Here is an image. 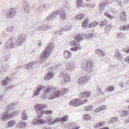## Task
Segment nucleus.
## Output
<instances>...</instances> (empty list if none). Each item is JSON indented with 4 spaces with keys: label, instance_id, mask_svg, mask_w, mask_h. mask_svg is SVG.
I'll return each instance as SVG.
<instances>
[{
    "label": "nucleus",
    "instance_id": "393cba45",
    "mask_svg": "<svg viewBox=\"0 0 129 129\" xmlns=\"http://www.w3.org/2000/svg\"><path fill=\"white\" fill-rule=\"evenodd\" d=\"M10 79L8 77H6V78L3 80L2 83V85L3 86H6L7 84L10 82Z\"/></svg>",
    "mask_w": 129,
    "mask_h": 129
},
{
    "label": "nucleus",
    "instance_id": "37998d69",
    "mask_svg": "<svg viewBox=\"0 0 129 129\" xmlns=\"http://www.w3.org/2000/svg\"><path fill=\"white\" fill-rule=\"evenodd\" d=\"M128 111L123 110V111H122L121 113V115L122 116H126L128 115Z\"/></svg>",
    "mask_w": 129,
    "mask_h": 129
},
{
    "label": "nucleus",
    "instance_id": "aec40b11",
    "mask_svg": "<svg viewBox=\"0 0 129 129\" xmlns=\"http://www.w3.org/2000/svg\"><path fill=\"white\" fill-rule=\"evenodd\" d=\"M59 13L60 14V17L63 20L65 19L66 18V14L65 12V10L64 9H62L59 10Z\"/></svg>",
    "mask_w": 129,
    "mask_h": 129
},
{
    "label": "nucleus",
    "instance_id": "e2e57ef3",
    "mask_svg": "<svg viewBox=\"0 0 129 129\" xmlns=\"http://www.w3.org/2000/svg\"><path fill=\"white\" fill-rule=\"evenodd\" d=\"M123 51L127 53H129V48H125L123 49Z\"/></svg>",
    "mask_w": 129,
    "mask_h": 129
},
{
    "label": "nucleus",
    "instance_id": "7ed1b4c3",
    "mask_svg": "<svg viewBox=\"0 0 129 129\" xmlns=\"http://www.w3.org/2000/svg\"><path fill=\"white\" fill-rule=\"evenodd\" d=\"M83 35L78 34L74 36L75 41H72L70 43V45L72 46H75L74 47L71 48L70 50L73 51H75L81 49L80 47V44L78 42H79L83 40Z\"/></svg>",
    "mask_w": 129,
    "mask_h": 129
},
{
    "label": "nucleus",
    "instance_id": "0e129e2a",
    "mask_svg": "<svg viewBox=\"0 0 129 129\" xmlns=\"http://www.w3.org/2000/svg\"><path fill=\"white\" fill-rule=\"evenodd\" d=\"M44 8V6H42L39 8L38 9H39V11L40 12Z\"/></svg>",
    "mask_w": 129,
    "mask_h": 129
},
{
    "label": "nucleus",
    "instance_id": "dca6fc26",
    "mask_svg": "<svg viewBox=\"0 0 129 129\" xmlns=\"http://www.w3.org/2000/svg\"><path fill=\"white\" fill-rule=\"evenodd\" d=\"M19 104V102H16L11 104H10L7 106L6 108L7 109L13 110L15 109V106Z\"/></svg>",
    "mask_w": 129,
    "mask_h": 129
},
{
    "label": "nucleus",
    "instance_id": "f8f14e48",
    "mask_svg": "<svg viewBox=\"0 0 129 129\" xmlns=\"http://www.w3.org/2000/svg\"><path fill=\"white\" fill-rule=\"evenodd\" d=\"M92 63V62L91 61H89L87 62L86 67V70L87 72L90 73L94 71L95 70L93 69V66Z\"/></svg>",
    "mask_w": 129,
    "mask_h": 129
},
{
    "label": "nucleus",
    "instance_id": "f03ea898",
    "mask_svg": "<svg viewBox=\"0 0 129 129\" xmlns=\"http://www.w3.org/2000/svg\"><path fill=\"white\" fill-rule=\"evenodd\" d=\"M54 48V46L52 43H49L48 44L45 50L42 52L40 58L41 63H44L49 57L52 52Z\"/></svg>",
    "mask_w": 129,
    "mask_h": 129
},
{
    "label": "nucleus",
    "instance_id": "de8ad7c7",
    "mask_svg": "<svg viewBox=\"0 0 129 129\" xmlns=\"http://www.w3.org/2000/svg\"><path fill=\"white\" fill-rule=\"evenodd\" d=\"M36 30L43 31V27L42 25L40 26H38L37 27L36 29Z\"/></svg>",
    "mask_w": 129,
    "mask_h": 129
},
{
    "label": "nucleus",
    "instance_id": "c03bdc74",
    "mask_svg": "<svg viewBox=\"0 0 129 129\" xmlns=\"http://www.w3.org/2000/svg\"><path fill=\"white\" fill-rule=\"evenodd\" d=\"M98 24V23L96 21H93L90 23V27H93L97 25Z\"/></svg>",
    "mask_w": 129,
    "mask_h": 129
},
{
    "label": "nucleus",
    "instance_id": "ea45409f",
    "mask_svg": "<svg viewBox=\"0 0 129 129\" xmlns=\"http://www.w3.org/2000/svg\"><path fill=\"white\" fill-rule=\"evenodd\" d=\"M124 37V35H123V34L121 32H120L117 34V35L116 36V38L120 39L123 38Z\"/></svg>",
    "mask_w": 129,
    "mask_h": 129
},
{
    "label": "nucleus",
    "instance_id": "f257e3e1",
    "mask_svg": "<svg viewBox=\"0 0 129 129\" xmlns=\"http://www.w3.org/2000/svg\"><path fill=\"white\" fill-rule=\"evenodd\" d=\"M26 36L25 34L20 35L17 40L13 38H10L6 42L5 49L9 50L16 46H20L24 44L26 39Z\"/></svg>",
    "mask_w": 129,
    "mask_h": 129
},
{
    "label": "nucleus",
    "instance_id": "79ce46f5",
    "mask_svg": "<svg viewBox=\"0 0 129 129\" xmlns=\"http://www.w3.org/2000/svg\"><path fill=\"white\" fill-rule=\"evenodd\" d=\"M60 118V122L62 121L63 123L67 121L68 120V116L67 115L61 118Z\"/></svg>",
    "mask_w": 129,
    "mask_h": 129
},
{
    "label": "nucleus",
    "instance_id": "4be33fe9",
    "mask_svg": "<svg viewBox=\"0 0 129 129\" xmlns=\"http://www.w3.org/2000/svg\"><path fill=\"white\" fill-rule=\"evenodd\" d=\"M63 55L67 59L71 57L72 54L70 51L68 50H65L63 52Z\"/></svg>",
    "mask_w": 129,
    "mask_h": 129
},
{
    "label": "nucleus",
    "instance_id": "9b49d317",
    "mask_svg": "<svg viewBox=\"0 0 129 129\" xmlns=\"http://www.w3.org/2000/svg\"><path fill=\"white\" fill-rule=\"evenodd\" d=\"M89 78V77L87 75L84 76L78 79L77 83L79 84H83L88 81Z\"/></svg>",
    "mask_w": 129,
    "mask_h": 129
},
{
    "label": "nucleus",
    "instance_id": "a878e982",
    "mask_svg": "<svg viewBox=\"0 0 129 129\" xmlns=\"http://www.w3.org/2000/svg\"><path fill=\"white\" fill-rule=\"evenodd\" d=\"M108 5L107 3L105 2L101 3L100 5L99 10L100 11H102Z\"/></svg>",
    "mask_w": 129,
    "mask_h": 129
},
{
    "label": "nucleus",
    "instance_id": "338daca9",
    "mask_svg": "<svg viewBox=\"0 0 129 129\" xmlns=\"http://www.w3.org/2000/svg\"><path fill=\"white\" fill-rule=\"evenodd\" d=\"M22 66L20 67L19 66H18L15 69V70H17V71H18L20 68L22 67Z\"/></svg>",
    "mask_w": 129,
    "mask_h": 129
},
{
    "label": "nucleus",
    "instance_id": "680f3d73",
    "mask_svg": "<svg viewBox=\"0 0 129 129\" xmlns=\"http://www.w3.org/2000/svg\"><path fill=\"white\" fill-rule=\"evenodd\" d=\"M98 94H99L100 95H101V94L102 95H104V93L102 92V91L101 90H100L99 91H98Z\"/></svg>",
    "mask_w": 129,
    "mask_h": 129
},
{
    "label": "nucleus",
    "instance_id": "ddd939ff",
    "mask_svg": "<svg viewBox=\"0 0 129 129\" xmlns=\"http://www.w3.org/2000/svg\"><path fill=\"white\" fill-rule=\"evenodd\" d=\"M45 87L44 86H42L41 85H39L36 88V90L34 91L33 95V97H34L35 96L38 95L40 93V90Z\"/></svg>",
    "mask_w": 129,
    "mask_h": 129
},
{
    "label": "nucleus",
    "instance_id": "e433bc0d",
    "mask_svg": "<svg viewBox=\"0 0 129 129\" xmlns=\"http://www.w3.org/2000/svg\"><path fill=\"white\" fill-rule=\"evenodd\" d=\"M84 17V15L81 14H80L75 16V18L77 20L81 19H83Z\"/></svg>",
    "mask_w": 129,
    "mask_h": 129
},
{
    "label": "nucleus",
    "instance_id": "c756f323",
    "mask_svg": "<svg viewBox=\"0 0 129 129\" xmlns=\"http://www.w3.org/2000/svg\"><path fill=\"white\" fill-rule=\"evenodd\" d=\"M24 12L25 13H28L30 11L29 5L28 4H26L24 5Z\"/></svg>",
    "mask_w": 129,
    "mask_h": 129
},
{
    "label": "nucleus",
    "instance_id": "9d476101",
    "mask_svg": "<svg viewBox=\"0 0 129 129\" xmlns=\"http://www.w3.org/2000/svg\"><path fill=\"white\" fill-rule=\"evenodd\" d=\"M62 75L63 76L64 80L62 81L61 84L63 85L70 81V78L69 75L65 72H61V76Z\"/></svg>",
    "mask_w": 129,
    "mask_h": 129
},
{
    "label": "nucleus",
    "instance_id": "72a5a7b5",
    "mask_svg": "<svg viewBox=\"0 0 129 129\" xmlns=\"http://www.w3.org/2000/svg\"><path fill=\"white\" fill-rule=\"evenodd\" d=\"M42 26L43 27V31H45L48 30L50 28H51L52 27V26L50 25H42Z\"/></svg>",
    "mask_w": 129,
    "mask_h": 129
},
{
    "label": "nucleus",
    "instance_id": "a211bd4d",
    "mask_svg": "<svg viewBox=\"0 0 129 129\" xmlns=\"http://www.w3.org/2000/svg\"><path fill=\"white\" fill-rule=\"evenodd\" d=\"M61 93L60 91L58 90L54 92L50 95V98L51 99H53L58 97Z\"/></svg>",
    "mask_w": 129,
    "mask_h": 129
},
{
    "label": "nucleus",
    "instance_id": "4d7b16f0",
    "mask_svg": "<svg viewBox=\"0 0 129 129\" xmlns=\"http://www.w3.org/2000/svg\"><path fill=\"white\" fill-rule=\"evenodd\" d=\"M127 28V26L125 25L121 27L120 29V30H126Z\"/></svg>",
    "mask_w": 129,
    "mask_h": 129
},
{
    "label": "nucleus",
    "instance_id": "39448f33",
    "mask_svg": "<svg viewBox=\"0 0 129 129\" xmlns=\"http://www.w3.org/2000/svg\"><path fill=\"white\" fill-rule=\"evenodd\" d=\"M60 118H56L53 121H52V119H49L45 120L42 119L37 118L33 120L32 124L36 125L42 124L45 123L49 122V125H51L57 123L58 122H60Z\"/></svg>",
    "mask_w": 129,
    "mask_h": 129
},
{
    "label": "nucleus",
    "instance_id": "5fc2aeb1",
    "mask_svg": "<svg viewBox=\"0 0 129 129\" xmlns=\"http://www.w3.org/2000/svg\"><path fill=\"white\" fill-rule=\"evenodd\" d=\"M108 89L109 91H112L115 89V87L113 86H109Z\"/></svg>",
    "mask_w": 129,
    "mask_h": 129
},
{
    "label": "nucleus",
    "instance_id": "412c9836",
    "mask_svg": "<svg viewBox=\"0 0 129 129\" xmlns=\"http://www.w3.org/2000/svg\"><path fill=\"white\" fill-rule=\"evenodd\" d=\"M106 106L105 105L101 106H100L94 109V112L97 113L102 111L105 109H106Z\"/></svg>",
    "mask_w": 129,
    "mask_h": 129
},
{
    "label": "nucleus",
    "instance_id": "603ef678",
    "mask_svg": "<svg viewBox=\"0 0 129 129\" xmlns=\"http://www.w3.org/2000/svg\"><path fill=\"white\" fill-rule=\"evenodd\" d=\"M52 90V89L50 87H49L45 91L46 93L49 94L50 91Z\"/></svg>",
    "mask_w": 129,
    "mask_h": 129
},
{
    "label": "nucleus",
    "instance_id": "774afa93",
    "mask_svg": "<svg viewBox=\"0 0 129 129\" xmlns=\"http://www.w3.org/2000/svg\"><path fill=\"white\" fill-rule=\"evenodd\" d=\"M2 36L3 37H5L6 36V35L4 32H3L2 34Z\"/></svg>",
    "mask_w": 129,
    "mask_h": 129
},
{
    "label": "nucleus",
    "instance_id": "f704fd0d",
    "mask_svg": "<svg viewBox=\"0 0 129 129\" xmlns=\"http://www.w3.org/2000/svg\"><path fill=\"white\" fill-rule=\"evenodd\" d=\"M22 117L23 120H26L27 118V115L25 111H24L22 113Z\"/></svg>",
    "mask_w": 129,
    "mask_h": 129
},
{
    "label": "nucleus",
    "instance_id": "3c124183",
    "mask_svg": "<svg viewBox=\"0 0 129 129\" xmlns=\"http://www.w3.org/2000/svg\"><path fill=\"white\" fill-rule=\"evenodd\" d=\"M15 86L14 85H12L11 86H9L5 90V92H6L8 90L10 89H11L14 88L15 87Z\"/></svg>",
    "mask_w": 129,
    "mask_h": 129
},
{
    "label": "nucleus",
    "instance_id": "864d4df0",
    "mask_svg": "<svg viewBox=\"0 0 129 129\" xmlns=\"http://www.w3.org/2000/svg\"><path fill=\"white\" fill-rule=\"evenodd\" d=\"M11 57V55L10 54H9L6 55L5 58L6 60H8Z\"/></svg>",
    "mask_w": 129,
    "mask_h": 129
},
{
    "label": "nucleus",
    "instance_id": "473e14b6",
    "mask_svg": "<svg viewBox=\"0 0 129 129\" xmlns=\"http://www.w3.org/2000/svg\"><path fill=\"white\" fill-rule=\"evenodd\" d=\"M121 19V20H125L126 19V15L125 12H122L120 14Z\"/></svg>",
    "mask_w": 129,
    "mask_h": 129
},
{
    "label": "nucleus",
    "instance_id": "69168bd1",
    "mask_svg": "<svg viewBox=\"0 0 129 129\" xmlns=\"http://www.w3.org/2000/svg\"><path fill=\"white\" fill-rule=\"evenodd\" d=\"M4 96L3 95H0V100L2 101L4 99Z\"/></svg>",
    "mask_w": 129,
    "mask_h": 129
},
{
    "label": "nucleus",
    "instance_id": "c85d7f7f",
    "mask_svg": "<svg viewBox=\"0 0 129 129\" xmlns=\"http://www.w3.org/2000/svg\"><path fill=\"white\" fill-rule=\"evenodd\" d=\"M95 52L96 53L101 56H103L105 55V53L104 51L100 49L96 50Z\"/></svg>",
    "mask_w": 129,
    "mask_h": 129
},
{
    "label": "nucleus",
    "instance_id": "4468645a",
    "mask_svg": "<svg viewBox=\"0 0 129 129\" xmlns=\"http://www.w3.org/2000/svg\"><path fill=\"white\" fill-rule=\"evenodd\" d=\"M74 63L72 61L68 62L66 67V69L68 70L71 71L74 70L75 68Z\"/></svg>",
    "mask_w": 129,
    "mask_h": 129
},
{
    "label": "nucleus",
    "instance_id": "cd10ccee",
    "mask_svg": "<svg viewBox=\"0 0 129 129\" xmlns=\"http://www.w3.org/2000/svg\"><path fill=\"white\" fill-rule=\"evenodd\" d=\"M83 35L84 37H83V38H84V39H90L94 37V34L92 33H91L89 34H86L85 35Z\"/></svg>",
    "mask_w": 129,
    "mask_h": 129
},
{
    "label": "nucleus",
    "instance_id": "58836bf2",
    "mask_svg": "<svg viewBox=\"0 0 129 129\" xmlns=\"http://www.w3.org/2000/svg\"><path fill=\"white\" fill-rule=\"evenodd\" d=\"M15 124V122L14 120L9 121L8 123V126L9 127H12Z\"/></svg>",
    "mask_w": 129,
    "mask_h": 129
},
{
    "label": "nucleus",
    "instance_id": "6e6552de",
    "mask_svg": "<svg viewBox=\"0 0 129 129\" xmlns=\"http://www.w3.org/2000/svg\"><path fill=\"white\" fill-rule=\"evenodd\" d=\"M59 13V11L58 10L53 11L47 17L45 20L46 21L52 20L56 18Z\"/></svg>",
    "mask_w": 129,
    "mask_h": 129
},
{
    "label": "nucleus",
    "instance_id": "7c9ffc66",
    "mask_svg": "<svg viewBox=\"0 0 129 129\" xmlns=\"http://www.w3.org/2000/svg\"><path fill=\"white\" fill-rule=\"evenodd\" d=\"M108 24V22L107 20H104L101 21L100 24V27H104Z\"/></svg>",
    "mask_w": 129,
    "mask_h": 129
},
{
    "label": "nucleus",
    "instance_id": "20e7f679",
    "mask_svg": "<svg viewBox=\"0 0 129 129\" xmlns=\"http://www.w3.org/2000/svg\"><path fill=\"white\" fill-rule=\"evenodd\" d=\"M47 107V105L45 104H38L35 106V108L39 118L42 117L44 114H50L52 113V111L51 110L43 111V110Z\"/></svg>",
    "mask_w": 129,
    "mask_h": 129
},
{
    "label": "nucleus",
    "instance_id": "a19ab883",
    "mask_svg": "<svg viewBox=\"0 0 129 129\" xmlns=\"http://www.w3.org/2000/svg\"><path fill=\"white\" fill-rule=\"evenodd\" d=\"M93 108V106L90 105L86 106L85 108V109L86 111H90L92 110Z\"/></svg>",
    "mask_w": 129,
    "mask_h": 129
},
{
    "label": "nucleus",
    "instance_id": "13d9d810",
    "mask_svg": "<svg viewBox=\"0 0 129 129\" xmlns=\"http://www.w3.org/2000/svg\"><path fill=\"white\" fill-rule=\"evenodd\" d=\"M43 6H44V8L46 9H47L49 8L50 7V6L48 4H46Z\"/></svg>",
    "mask_w": 129,
    "mask_h": 129
},
{
    "label": "nucleus",
    "instance_id": "c9c22d12",
    "mask_svg": "<svg viewBox=\"0 0 129 129\" xmlns=\"http://www.w3.org/2000/svg\"><path fill=\"white\" fill-rule=\"evenodd\" d=\"M14 29L15 27L14 26H9L7 28L6 30L7 32H10L14 30Z\"/></svg>",
    "mask_w": 129,
    "mask_h": 129
},
{
    "label": "nucleus",
    "instance_id": "bf43d9fd",
    "mask_svg": "<svg viewBox=\"0 0 129 129\" xmlns=\"http://www.w3.org/2000/svg\"><path fill=\"white\" fill-rule=\"evenodd\" d=\"M68 92V89L67 88H65L63 89V90H62V92L63 94H64L67 93Z\"/></svg>",
    "mask_w": 129,
    "mask_h": 129
},
{
    "label": "nucleus",
    "instance_id": "b1692460",
    "mask_svg": "<svg viewBox=\"0 0 129 129\" xmlns=\"http://www.w3.org/2000/svg\"><path fill=\"white\" fill-rule=\"evenodd\" d=\"M26 122H24L22 120L17 125V127L20 128L25 127L26 126Z\"/></svg>",
    "mask_w": 129,
    "mask_h": 129
},
{
    "label": "nucleus",
    "instance_id": "bb28decb",
    "mask_svg": "<svg viewBox=\"0 0 129 129\" xmlns=\"http://www.w3.org/2000/svg\"><path fill=\"white\" fill-rule=\"evenodd\" d=\"M83 4V0H76V6L77 8H80L82 6Z\"/></svg>",
    "mask_w": 129,
    "mask_h": 129
},
{
    "label": "nucleus",
    "instance_id": "0eeeda50",
    "mask_svg": "<svg viewBox=\"0 0 129 129\" xmlns=\"http://www.w3.org/2000/svg\"><path fill=\"white\" fill-rule=\"evenodd\" d=\"M17 11L15 8H12L9 9L7 11L6 14L8 19H11L14 17L16 15Z\"/></svg>",
    "mask_w": 129,
    "mask_h": 129
},
{
    "label": "nucleus",
    "instance_id": "6e6d98bb",
    "mask_svg": "<svg viewBox=\"0 0 129 129\" xmlns=\"http://www.w3.org/2000/svg\"><path fill=\"white\" fill-rule=\"evenodd\" d=\"M88 20H86L84 21L83 22V24L82 25V26L83 27H85L86 25H85L87 24L88 23Z\"/></svg>",
    "mask_w": 129,
    "mask_h": 129
},
{
    "label": "nucleus",
    "instance_id": "052dcab7",
    "mask_svg": "<svg viewBox=\"0 0 129 129\" xmlns=\"http://www.w3.org/2000/svg\"><path fill=\"white\" fill-rule=\"evenodd\" d=\"M48 94L47 93H46L45 92H44V93L42 95V97H43L45 98H46L47 97V94Z\"/></svg>",
    "mask_w": 129,
    "mask_h": 129
},
{
    "label": "nucleus",
    "instance_id": "09e8293b",
    "mask_svg": "<svg viewBox=\"0 0 129 129\" xmlns=\"http://www.w3.org/2000/svg\"><path fill=\"white\" fill-rule=\"evenodd\" d=\"M83 118L85 119H90L91 118V116L89 115L88 114H86L84 115Z\"/></svg>",
    "mask_w": 129,
    "mask_h": 129
},
{
    "label": "nucleus",
    "instance_id": "a18cd8bd",
    "mask_svg": "<svg viewBox=\"0 0 129 129\" xmlns=\"http://www.w3.org/2000/svg\"><path fill=\"white\" fill-rule=\"evenodd\" d=\"M9 66L8 64H6L3 65L2 68L4 70L7 71L9 69Z\"/></svg>",
    "mask_w": 129,
    "mask_h": 129
},
{
    "label": "nucleus",
    "instance_id": "49530a36",
    "mask_svg": "<svg viewBox=\"0 0 129 129\" xmlns=\"http://www.w3.org/2000/svg\"><path fill=\"white\" fill-rule=\"evenodd\" d=\"M104 15L108 17L110 19H112L113 17L108 12H105L104 13Z\"/></svg>",
    "mask_w": 129,
    "mask_h": 129
},
{
    "label": "nucleus",
    "instance_id": "4c0bfd02",
    "mask_svg": "<svg viewBox=\"0 0 129 129\" xmlns=\"http://www.w3.org/2000/svg\"><path fill=\"white\" fill-rule=\"evenodd\" d=\"M118 118L117 117H114L110 118V120H109V121L111 123H114L118 120Z\"/></svg>",
    "mask_w": 129,
    "mask_h": 129
},
{
    "label": "nucleus",
    "instance_id": "423d86ee",
    "mask_svg": "<svg viewBox=\"0 0 129 129\" xmlns=\"http://www.w3.org/2000/svg\"><path fill=\"white\" fill-rule=\"evenodd\" d=\"M88 101L87 100H82L80 98L76 99L71 101L70 102V105H73L74 107L78 106L85 104Z\"/></svg>",
    "mask_w": 129,
    "mask_h": 129
},
{
    "label": "nucleus",
    "instance_id": "6ab92c4d",
    "mask_svg": "<svg viewBox=\"0 0 129 129\" xmlns=\"http://www.w3.org/2000/svg\"><path fill=\"white\" fill-rule=\"evenodd\" d=\"M114 57L120 61L122 60L123 58L122 55L118 51L115 53Z\"/></svg>",
    "mask_w": 129,
    "mask_h": 129
},
{
    "label": "nucleus",
    "instance_id": "8fccbe9b",
    "mask_svg": "<svg viewBox=\"0 0 129 129\" xmlns=\"http://www.w3.org/2000/svg\"><path fill=\"white\" fill-rule=\"evenodd\" d=\"M99 127L103 126L105 124V122L103 121L97 123Z\"/></svg>",
    "mask_w": 129,
    "mask_h": 129
},
{
    "label": "nucleus",
    "instance_id": "f3484780",
    "mask_svg": "<svg viewBox=\"0 0 129 129\" xmlns=\"http://www.w3.org/2000/svg\"><path fill=\"white\" fill-rule=\"evenodd\" d=\"M54 76L53 72L52 71H49L47 74L44 76V79L45 80H49L52 78Z\"/></svg>",
    "mask_w": 129,
    "mask_h": 129
},
{
    "label": "nucleus",
    "instance_id": "1a4fd4ad",
    "mask_svg": "<svg viewBox=\"0 0 129 129\" xmlns=\"http://www.w3.org/2000/svg\"><path fill=\"white\" fill-rule=\"evenodd\" d=\"M16 115V114L15 112L14 111L12 112L10 115L5 113L4 114L1 115L0 116V118L3 121H6L9 119Z\"/></svg>",
    "mask_w": 129,
    "mask_h": 129
},
{
    "label": "nucleus",
    "instance_id": "2f4dec72",
    "mask_svg": "<svg viewBox=\"0 0 129 129\" xmlns=\"http://www.w3.org/2000/svg\"><path fill=\"white\" fill-rule=\"evenodd\" d=\"M112 26L111 25H108L107 26L105 29V33H108L112 29Z\"/></svg>",
    "mask_w": 129,
    "mask_h": 129
},
{
    "label": "nucleus",
    "instance_id": "5701e85b",
    "mask_svg": "<svg viewBox=\"0 0 129 129\" xmlns=\"http://www.w3.org/2000/svg\"><path fill=\"white\" fill-rule=\"evenodd\" d=\"M90 94L88 92H83L80 93V96L83 99L85 98L89 97Z\"/></svg>",
    "mask_w": 129,
    "mask_h": 129
},
{
    "label": "nucleus",
    "instance_id": "2eb2a0df",
    "mask_svg": "<svg viewBox=\"0 0 129 129\" xmlns=\"http://www.w3.org/2000/svg\"><path fill=\"white\" fill-rule=\"evenodd\" d=\"M35 64V62L33 61L29 63L27 65H24V67L26 69H27L28 71H30L34 67Z\"/></svg>",
    "mask_w": 129,
    "mask_h": 129
}]
</instances>
